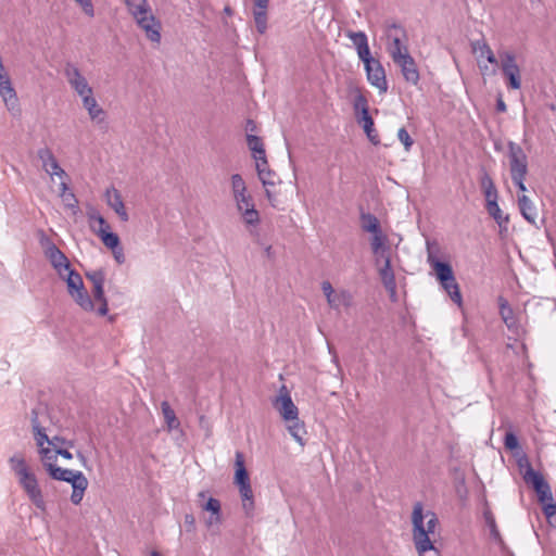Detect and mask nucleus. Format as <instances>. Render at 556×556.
Here are the masks:
<instances>
[{"label": "nucleus", "mask_w": 556, "mask_h": 556, "mask_svg": "<svg viewBox=\"0 0 556 556\" xmlns=\"http://www.w3.org/2000/svg\"><path fill=\"white\" fill-rule=\"evenodd\" d=\"M56 450L51 445L39 448L40 460L52 479L71 483L73 488L71 501L74 505H79L88 488V480L81 471L56 466Z\"/></svg>", "instance_id": "obj_1"}, {"label": "nucleus", "mask_w": 556, "mask_h": 556, "mask_svg": "<svg viewBox=\"0 0 556 556\" xmlns=\"http://www.w3.org/2000/svg\"><path fill=\"white\" fill-rule=\"evenodd\" d=\"M413 541L419 556H438L432 536L439 520L431 510H425L421 503H416L412 513Z\"/></svg>", "instance_id": "obj_2"}, {"label": "nucleus", "mask_w": 556, "mask_h": 556, "mask_svg": "<svg viewBox=\"0 0 556 556\" xmlns=\"http://www.w3.org/2000/svg\"><path fill=\"white\" fill-rule=\"evenodd\" d=\"M232 199L248 231L253 233L261 223L260 212L255 207L253 197L248 191L247 184L241 175L233 174L230 177Z\"/></svg>", "instance_id": "obj_3"}, {"label": "nucleus", "mask_w": 556, "mask_h": 556, "mask_svg": "<svg viewBox=\"0 0 556 556\" xmlns=\"http://www.w3.org/2000/svg\"><path fill=\"white\" fill-rule=\"evenodd\" d=\"M9 464L30 502L41 511H46L47 505L42 491L35 473L26 464L25 458L21 454H14L10 457Z\"/></svg>", "instance_id": "obj_4"}, {"label": "nucleus", "mask_w": 556, "mask_h": 556, "mask_svg": "<svg viewBox=\"0 0 556 556\" xmlns=\"http://www.w3.org/2000/svg\"><path fill=\"white\" fill-rule=\"evenodd\" d=\"M38 156L41 160L43 170L51 177V179L53 180L54 177L60 179V198L64 205L68 208L76 210L78 201L68 188L67 174L59 165L52 152L47 149L40 150Z\"/></svg>", "instance_id": "obj_5"}, {"label": "nucleus", "mask_w": 556, "mask_h": 556, "mask_svg": "<svg viewBox=\"0 0 556 556\" xmlns=\"http://www.w3.org/2000/svg\"><path fill=\"white\" fill-rule=\"evenodd\" d=\"M427 262L435 273L443 290L448 294L450 299L458 306H463V296L459 285L453 273V268L448 263L439 261L432 252H428Z\"/></svg>", "instance_id": "obj_6"}, {"label": "nucleus", "mask_w": 556, "mask_h": 556, "mask_svg": "<svg viewBox=\"0 0 556 556\" xmlns=\"http://www.w3.org/2000/svg\"><path fill=\"white\" fill-rule=\"evenodd\" d=\"M60 278L65 280L68 294L81 309L85 312L94 311V303L85 289L81 276L76 270L70 268Z\"/></svg>", "instance_id": "obj_7"}, {"label": "nucleus", "mask_w": 556, "mask_h": 556, "mask_svg": "<svg viewBox=\"0 0 556 556\" xmlns=\"http://www.w3.org/2000/svg\"><path fill=\"white\" fill-rule=\"evenodd\" d=\"M510 175L514 184L525 194L527 187L525 179L528 174V161L525 151L515 142H509Z\"/></svg>", "instance_id": "obj_8"}, {"label": "nucleus", "mask_w": 556, "mask_h": 556, "mask_svg": "<svg viewBox=\"0 0 556 556\" xmlns=\"http://www.w3.org/2000/svg\"><path fill=\"white\" fill-rule=\"evenodd\" d=\"M0 98L7 110L13 115H20L21 106L17 93L13 87L11 78L5 71L2 58H0Z\"/></svg>", "instance_id": "obj_9"}, {"label": "nucleus", "mask_w": 556, "mask_h": 556, "mask_svg": "<svg viewBox=\"0 0 556 556\" xmlns=\"http://www.w3.org/2000/svg\"><path fill=\"white\" fill-rule=\"evenodd\" d=\"M64 76L71 89L80 99L93 93V88L76 64L67 62L64 65Z\"/></svg>", "instance_id": "obj_10"}, {"label": "nucleus", "mask_w": 556, "mask_h": 556, "mask_svg": "<svg viewBox=\"0 0 556 556\" xmlns=\"http://www.w3.org/2000/svg\"><path fill=\"white\" fill-rule=\"evenodd\" d=\"M405 38L406 34L402 27L393 24L388 28L387 51L393 62L409 54Z\"/></svg>", "instance_id": "obj_11"}, {"label": "nucleus", "mask_w": 556, "mask_h": 556, "mask_svg": "<svg viewBox=\"0 0 556 556\" xmlns=\"http://www.w3.org/2000/svg\"><path fill=\"white\" fill-rule=\"evenodd\" d=\"M132 18L137 23V25L144 31L146 37L153 43L161 42V29L162 24L155 17L152 12V9L143 10L140 14L132 15Z\"/></svg>", "instance_id": "obj_12"}, {"label": "nucleus", "mask_w": 556, "mask_h": 556, "mask_svg": "<svg viewBox=\"0 0 556 556\" xmlns=\"http://www.w3.org/2000/svg\"><path fill=\"white\" fill-rule=\"evenodd\" d=\"M321 290L330 308L341 311L352 307L353 295L349 290H334L332 285L327 280L321 282Z\"/></svg>", "instance_id": "obj_13"}, {"label": "nucleus", "mask_w": 556, "mask_h": 556, "mask_svg": "<svg viewBox=\"0 0 556 556\" xmlns=\"http://www.w3.org/2000/svg\"><path fill=\"white\" fill-rule=\"evenodd\" d=\"M362 62L365 66L368 83L376 87L379 92H387L388 81L386 77V71L381 62L372 56L366 58Z\"/></svg>", "instance_id": "obj_14"}, {"label": "nucleus", "mask_w": 556, "mask_h": 556, "mask_svg": "<svg viewBox=\"0 0 556 556\" xmlns=\"http://www.w3.org/2000/svg\"><path fill=\"white\" fill-rule=\"evenodd\" d=\"M501 68L507 79V87L518 90L521 87L520 67L516 62V56L513 52L504 51L500 53Z\"/></svg>", "instance_id": "obj_15"}, {"label": "nucleus", "mask_w": 556, "mask_h": 556, "mask_svg": "<svg viewBox=\"0 0 556 556\" xmlns=\"http://www.w3.org/2000/svg\"><path fill=\"white\" fill-rule=\"evenodd\" d=\"M274 408L279 413L283 421L295 419L299 416V409L293 403L288 388L282 384L279 388L278 395L273 400Z\"/></svg>", "instance_id": "obj_16"}, {"label": "nucleus", "mask_w": 556, "mask_h": 556, "mask_svg": "<svg viewBox=\"0 0 556 556\" xmlns=\"http://www.w3.org/2000/svg\"><path fill=\"white\" fill-rule=\"evenodd\" d=\"M471 50L483 74L489 70L488 63L497 65V59L484 39L471 41Z\"/></svg>", "instance_id": "obj_17"}, {"label": "nucleus", "mask_w": 556, "mask_h": 556, "mask_svg": "<svg viewBox=\"0 0 556 556\" xmlns=\"http://www.w3.org/2000/svg\"><path fill=\"white\" fill-rule=\"evenodd\" d=\"M525 482L532 485L541 504L544 505L547 502H553L551 486L540 472L535 470H528Z\"/></svg>", "instance_id": "obj_18"}, {"label": "nucleus", "mask_w": 556, "mask_h": 556, "mask_svg": "<svg viewBox=\"0 0 556 556\" xmlns=\"http://www.w3.org/2000/svg\"><path fill=\"white\" fill-rule=\"evenodd\" d=\"M375 264L378 268L381 281L386 289L391 293L396 292L395 276L391 266V255L375 258Z\"/></svg>", "instance_id": "obj_19"}, {"label": "nucleus", "mask_w": 556, "mask_h": 556, "mask_svg": "<svg viewBox=\"0 0 556 556\" xmlns=\"http://www.w3.org/2000/svg\"><path fill=\"white\" fill-rule=\"evenodd\" d=\"M354 109L356 112H359V114L357 115L358 124L362 125L368 139H374V121L368 112L367 100L363 94H358L355 98Z\"/></svg>", "instance_id": "obj_20"}, {"label": "nucleus", "mask_w": 556, "mask_h": 556, "mask_svg": "<svg viewBox=\"0 0 556 556\" xmlns=\"http://www.w3.org/2000/svg\"><path fill=\"white\" fill-rule=\"evenodd\" d=\"M45 254L59 276H63L71 268L68 258L54 243L47 245Z\"/></svg>", "instance_id": "obj_21"}, {"label": "nucleus", "mask_w": 556, "mask_h": 556, "mask_svg": "<svg viewBox=\"0 0 556 556\" xmlns=\"http://www.w3.org/2000/svg\"><path fill=\"white\" fill-rule=\"evenodd\" d=\"M104 199L108 204L123 222L129 219L121 192L113 186L106 188Z\"/></svg>", "instance_id": "obj_22"}, {"label": "nucleus", "mask_w": 556, "mask_h": 556, "mask_svg": "<svg viewBox=\"0 0 556 556\" xmlns=\"http://www.w3.org/2000/svg\"><path fill=\"white\" fill-rule=\"evenodd\" d=\"M394 63L401 68V73L407 83L412 85L418 84L420 79L419 71L410 54L404 55V58L394 61Z\"/></svg>", "instance_id": "obj_23"}, {"label": "nucleus", "mask_w": 556, "mask_h": 556, "mask_svg": "<svg viewBox=\"0 0 556 556\" xmlns=\"http://www.w3.org/2000/svg\"><path fill=\"white\" fill-rule=\"evenodd\" d=\"M83 108L87 111L89 118L97 124H102L105 122L106 113L99 105L94 93L86 96L80 99Z\"/></svg>", "instance_id": "obj_24"}, {"label": "nucleus", "mask_w": 556, "mask_h": 556, "mask_svg": "<svg viewBox=\"0 0 556 556\" xmlns=\"http://www.w3.org/2000/svg\"><path fill=\"white\" fill-rule=\"evenodd\" d=\"M345 35L352 41L361 61L371 56L368 38L364 31L348 30Z\"/></svg>", "instance_id": "obj_25"}, {"label": "nucleus", "mask_w": 556, "mask_h": 556, "mask_svg": "<svg viewBox=\"0 0 556 556\" xmlns=\"http://www.w3.org/2000/svg\"><path fill=\"white\" fill-rule=\"evenodd\" d=\"M254 1V10L253 17L256 30L263 35L267 30V9L269 5V0H253Z\"/></svg>", "instance_id": "obj_26"}, {"label": "nucleus", "mask_w": 556, "mask_h": 556, "mask_svg": "<svg viewBox=\"0 0 556 556\" xmlns=\"http://www.w3.org/2000/svg\"><path fill=\"white\" fill-rule=\"evenodd\" d=\"M370 248L375 258L391 255V249L388 245V237L382 230L371 233Z\"/></svg>", "instance_id": "obj_27"}, {"label": "nucleus", "mask_w": 556, "mask_h": 556, "mask_svg": "<svg viewBox=\"0 0 556 556\" xmlns=\"http://www.w3.org/2000/svg\"><path fill=\"white\" fill-rule=\"evenodd\" d=\"M249 143L258 176L261 170L266 172V169H270L266 159L264 141H249Z\"/></svg>", "instance_id": "obj_28"}, {"label": "nucleus", "mask_w": 556, "mask_h": 556, "mask_svg": "<svg viewBox=\"0 0 556 556\" xmlns=\"http://www.w3.org/2000/svg\"><path fill=\"white\" fill-rule=\"evenodd\" d=\"M518 206L522 217L531 225H535L538 218V210L534 203L526 194L518 195Z\"/></svg>", "instance_id": "obj_29"}, {"label": "nucleus", "mask_w": 556, "mask_h": 556, "mask_svg": "<svg viewBox=\"0 0 556 556\" xmlns=\"http://www.w3.org/2000/svg\"><path fill=\"white\" fill-rule=\"evenodd\" d=\"M203 509L211 513V516L205 520L206 527L211 528L222 522V506L217 498L210 497L205 505H203Z\"/></svg>", "instance_id": "obj_30"}, {"label": "nucleus", "mask_w": 556, "mask_h": 556, "mask_svg": "<svg viewBox=\"0 0 556 556\" xmlns=\"http://www.w3.org/2000/svg\"><path fill=\"white\" fill-rule=\"evenodd\" d=\"M103 244L113 252L114 258L118 264L125 262L124 250L121 247L119 237L116 233H105Z\"/></svg>", "instance_id": "obj_31"}, {"label": "nucleus", "mask_w": 556, "mask_h": 556, "mask_svg": "<svg viewBox=\"0 0 556 556\" xmlns=\"http://www.w3.org/2000/svg\"><path fill=\"white\" fill-rule=\"evenodd\" d=\"M235 468H236L235 478H233L235 484L237 486L243 485V484H249L250 478H249V473L245 469L244 456L241 452H236Z\"/></svg>", "instance_id": "obj_32"}, {"label": "nucleus", "mask_w": 556, "mask_h": 556, "mask_svg": "<svg viewBox=\"0 0 556 556\" xmlns=\"http://www.w3.org/2000/svg\"><path fill=\"white\" fill-rule=\"evenodd\" d=\"M290 435L301 445H305L304 437L306 434L305 425L300 420L299 416L295 419L285 421Z\"/></svg>", "instance_id": "obj_33"}, {"label": "nucleus", "mask_w": 556, "mask_h": 556, "mask_svg": "<svg viewBox=\"0 0 556 556\" xmlns=\"http://www.w3.org/2000/svg\"><path fill=\"white\" fill-rule=\"evenodd\" d=\"M480 185L485 198V204L497 202V189L489 174L483 173V175L481 176Z\"/></svg>", "instance_id": "obj_34"}, {"label": "nucleus", "mask_w": 556, "mask_h": 556, "mask_svg": "<svg viewBox=\"0 0 556 556\" xmlns=\"http://www.w3.org/2000/svg\"><path fill=\"white\" fill-rule=\"evenodd\" d=\"M88 218H89L90 223L94 222L98 224V228H96L92 224H91V228L97 233V236L101 239L102 242H103V237L105 233H113L111 231L110 225L106 223L104 217L101 214H99L98 212L92 211V212L88 213Z\"/></svg>", "instance_id": "obj_35"}, {"label": "nucleus", "mask_w": 556, "mask_h": 556, "mask_svg": "<svg viewBox=\"0 0 556 556\" xmlns=\"http://www.w3.org/2000/svg\"><path fill=\"white\" fill-rule=\"evenodd\" d=\"M239 493L242 500V507L247 516H252L254 511V497L251 483L239 485Z\"/></svg>", "instance_id": "obj_36"}, {"label": "nucleus", "mask_w": 556, "mask_h": 556, "mask_svg": "<svg viewBox=\"0 0 556 556\" xmlns=\"http://www.w3.org/2000/svg\"><path fill=\"white\" fill-rule=\"evenodd\" d=\"M31 425L34 430V438L38 446V450L45 446L55 445L54 441H50L45 429L39 425L37 417L33 418Z\"/></svg>", "instance_id": "obj_37"}, {"label": "nucleus", "mask_w": 556, "mask_h": 556, "mask_svg": "<svg viewBox=\"0 0 556 556\" xmlns=\"http://www.w3.org/2000/svg\"><path fill=\"white\" fill-rule=\"evenodd\" d=\"M92 294H93L94 301L100 304L97 309V313L100 316H105L109 312V308H108V300L104 295L103 285L92 286Z\"/></svg>", "instance_id": "obj_38"}, {"label": "nucleus", "mask_w": 556, "mask_h": 556, "mask_svg": "<svg viewBox=\"0 0 556 556\" xmlns=\"http://www.w3.org/2000/svg\"><path fill=\"white\" fill-rule=\"evenodd\" d=\"M361 222H362V229L366 232L375 233V232H379L380 230H382L379 219L370 213L362 214Z\"/></svg>", "instance_id": "obj_39"}, {"label": "nucleus", "mask_w": 556, "mask_h": 556, "mask_svg": "<svg viewBox=\"0 0 556 556\" xmlns=\"http://www.w3.org/2000/svg\"><path fill=\"white\" fill-rule=\"evenodd\" d=\"M266 198L269 204L275 208H280V205L283 204L285 200L282 198L281 186L279 187H264Z\"/></svg>", "instance_id": "obj_40"}, {"label": "nucleus", "mask_w": 556, "mask_h": 556, "mask_svg": "<svg viewBox=\"0 0 556 556\" xmlns=\"http://www.w3.org/2000/svg\"><path fill=\"white\" fill-rule=\"evenodd\" d=\"M161 409H162L165 422L167 425V428L169 430L177 429L180 424L176 417L174 409L170 407L169 403L166 401H163L161 403Z\"/></svg>", "instance_id": "obj_41"}, {"label": "nucleus", "mask_w": 556, "mask_h": 556, "mask_svg": "<svg viewBox=\"0 0 556 556\" xmlns=\"http://www.w3.org/2000/svg\"><path fill=\"white\" fill-rule=\"evenodd\" d=\"M485 208H486L488 213L490 214V216H492L494 218V220L496 222V224L500 227L507 225V223L509 220L508 216L504 215V213L502 212L497 202L491 203V204H485Z\"/></svg>", "instance_id": "obj_42"}, {"label": "nucleus", "mask_w": 556, "mask_h": 556, "mask_svg": "<svg viewBox=\"0 0 556 556\" xmlns=\"http://www.w3.org/2000/svg\"><path fill=\"white\" fill-rule=\"evenodd\" d=\"M258 179L261 180L263 187H279L282 186V182L279 176L271 169H266V172L261 170L258 175Z\"/></svg>", "instance_id": "obj_43"}, {"label": "nucleus", "mask_w": 556, "mask_h": 556, "mask_svg": "<svg viewBox=\"0 0 556 556\" xmlns=\"http://www.w3.org/2000/svg\"><path fill=\"white\" fill-rule=\"evenodd\" d=\"M498 304L502 319L507 325V327H511L514 325V312L511 307L504 298L498 299Z\"/></svg>", "instance_id": "obj_44"}, {"label": "nucleus", "mask_w": 556, "mask_h": 556, "mask_svg": "<svg viewBox=\"0 0 556 556\" xmlns=\"http://www.w3.org/2000/svg\"><path fill=\"white\" fill-rule=\"evenodd\" d=\"M125 4L131 16L151 8L148 0H125Z\"/></svg>", "instance_id": "obj_45"}, {"label": "nucleus", "mask_w": 556, "mask_h": 556, "mask_svg": "<svg viewBox=\"0 0 556 556\" xmlns=\"http://www.w3.org/2000/svg\"><path fill=\"white\" fill-rule=\"evenodd\" d=\"M484 519L490 529V533H491V536L493 538V540H495L496 542H501L502 538H501L500 531L496 527V522H495L493 515L490 511H485Z\"/></svg>", "instance_id": "obj_46"}, {"label": "nucleus", "mask_w": 556, "mask_h": 556, "mask_svg": "<svg viewBox=\"0 0 556 556\" xmlns=\"http://www.w3.org/2000/svg\"><path fill=\"white\" fill-rule=\"evenodd\" d=\"M543 511L548 523L553 527H556V504L553 502L545 503L543 505Z\"/></svg>", "instance_id": "obj_47"}, {"label": "nucleus", "mask_w": 556, "mask_h": 556, "mask_svg": "<svg viewBox=\"0 0 556 556\" xmlns=\"http://www.w3.org/2000/svg\"><path fill=\"white\" fill-rule=\"evenodd\" d=\"M88 17H94L96 11L92 0H73Z\"/></svg>", "instance_id": "obj_48"}, {"label": "nucleus", "mask_w": 556, "mask_h": 556, "mask_svg": "<svg viewBox=\"0 0 556 556\" xmlns=\"http://www.w3.org/2000/svg\"><path fill=\"white\" fill-rule=\"evenodd\" d=\"M251 236L254 237V242L256 244H258L263 250H264V253L265 255L268 257V258H273L274 257V251H273V247L270 244H266L264 243L258 233L256 232V228L253 229V233H250Z\"/></svg>", "instance_id": "obj_49"}, {"label": "nucleus", "mask_w": 556, "mask_h": 556, "mask_svg": "<svg viewBox=\"0 0 556 556\" xmlns=\"http://www.w3.org/2000/svg\"><path fill=\"white\" fill-rule=\"evenodd\" d=\"M86 277L92 282V286L104 285L105 281V274L102 269L87 273Z\"/></svg>", "instance_id": "obj_50"}, {"label": "nucleus", "mask_w": 556, "mask_h": 556, "mask_svg": "<svg viewBox=\"0 0 556 556\" xmlns=\"http://www.w3.org/2000/svg\"><path fill=\"white\" fill-rule=\"evenodd\" d=\"M518 467L521 471L522 478L526 481L528 470H534L526 454H521L517 459Z\"/></svg>", "instance_id": "obj_51"}, {"label": "nucleus", "mask_w": 556, "mask_h": 556, "mask_svg": "<svg viewBox=\"0 0 556 556\" xmlns=\"http://www.w3.org/2000/svg\"><path fill=\"white\" fill-rule=\"evenodd\" d=\"M504 445L509 451H516L519 448V442L517 437L513 432H507L504 438Z\"/></svg>", "instance_id": "obj_52"}, {"label": "nucleus", "mask_w": 556, "mask_h": 556, "mask_svg": "<svg viewBox=\"0 0 556 556\" xmlns=\"http://www.w3.org/2000/svg\"><path fill=\"white\" fill-rule=\"evenodd\" d=\"M256 125L253 121H248L245 125V139H261L256 134Z\"/></svg>", "instance_id": "obj_53"}, {"label": "nucleus", "mask_w": 556, "mask_h": 556, "mask_svg": "<svg viewBox=\"0 0 556 556\" xmlns=\"http://www.w3.org/2000/svg\"><path fill=\"white\" fill-rule=\"evenodd\" d=\"M184 523L189 532H193L195 530V518L192 514H186L184 518Z\"/></svg>", "instance_id": "obj_54"}, {"label": "nucleus", "mask_w": 556, "mask_h": 556, "mask_svg": "<svg viewBox=\"0 0 556 556\" xmlns=\"http://www.w3.org/2000/svg\"><path fill=\"white\" fill-rule=\"evenodd\" d=\"M56 453H58V456L60 455V456H62L65 459H72L73 458V454L71 452H68L67 450L58 448Z\"/></svg>", "instance_id": "obj_55"}, {"label": "nucleus", "mask_w": 556, "mask_h": 556, "mask_svg": "<svg viewBox=\"0 0 556 556\" xmlns=\"http://www.w3.org/2000/svg\"><path fill=\"white\" fill-rule=\"evenodd\" d=\"M397 139H410L409 134L404 127L397 130Z\"/></svg>", "instance_id": "obj_56"}, {"label": "nucleus", "mask_w": 556, "mask_h": 556, "mask_svg": "<svg viewBox=\"0 0 556 556\" xmlns=\"http://www.w3.org/2000/svg\"><path fill=\"white\" fill-rule=\"evenodd\" d=\"M50 441H54L55 445H51L54 448H60V446L65 443V440L59 437H54L50 439Z\"/></svg>", "instance_id": "obj_57"}, {"label": "nucleus", "mask_w": 556, "mask_h": 556, "mask_svg": "<svg viewBox=\"0 0 556 556\" xmlns=\"http://www.w3.org/2000/svg\"><path fill=\"white\" fill-rule=\"evenodd\" d=\"M496 108H497V110L500 112H505L506 111V104H505V102L502 99L497 100Z\"/></svg>", "instance_id": "obj_58"}, {"label": "nucleus", "mask_w": 556, "mask_h": 556, "mask_svg": "<svg viewBox=\"0 0 556 556\" xmlns=\"http://www.w3.org/2000/svg\"><path fill=\"white\" fill-rule=\"evenodd\" d=\"M77 457L79 458V460L81 462V464L86 467V457L84 456L83 453L78 452L77 453Z\"/></svg>", "instance_id": "obj_59"}, {"label": "nucleus", "mask_w": 556, "mask_h": 556, "mask_svg": "<svg viewBox=\"0 0 556 556\" xmlns=\"http://www.w3.org/2000/svg\"><path fill=\"white\" fill-rule=\"evenodd\" d=\"M402 142L404 143L405 151H408L414 141H402Z\"/></svg>", "instance_id": "obj_60"}, {"label": "nucleus", "mask_w": 556, "mask_h": 556, "mask_svg": "<svg viewBox=\"0 0 556 556\" xmlns=\"http://www.w3.org/2000/svg\"><path fill=\"white\" fill-rule=\"evenodd\" d=\"M150 556H161V554L156 551H152Z\"/></svg>", "instance_id": "obj_61"}, {"label": "nucleus", "mask_w": 556, "mask_h": 556, "mask_svg": "<svg viewBox=\"0 0 556 556\" xmlns=\"http://www.w3.org/2000/svg\"><path fill=\"white\" fill-rule=\"evenodd\" d=\"M225 13H227V14H231V9H230L229 7H226V8H225Z\"/></svg>", "instance_id": "obj_62"}, {"label": "nucleus", "mask_w": 556, "mask_h": 556, "mask_svg": "<svg viewBox=\"0 0 556 556\" xmlns=\"http://www.w3.org/2000/svg\"><path fill=\"white\" fill-rule=\"evenodd\" d=\"M199 496L204 497V496H205V493H204V492H201V493L199 494Z\"/></svg>", "instance_id": "obj_63"}]
</instances>
